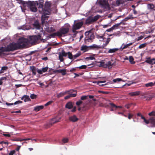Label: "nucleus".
<instances>
[{"label": "nucleus", "mask_w": 155, "mask_h": 155, "mask_svg": "<svg viewBox=\"0 0 155 155\" xmlns=\"http://www.w3.org/2000/svg\"><path fill=\"white\" fill-rule=\"evenodd\" d=\"M94 22L92 17H89L86 20L85 23L86 24H90Z\"/></svg>", "instance_id": "obj_26"}, {"label": "nucleus", "mask_w": 155, "mask_h": 155, "mask_svg": "<svg viewBox=\"0 0 155 155\" xmlns=\"http://www.w3.org/2000/svg\"><path fill=\"white\" fill-rule=\"evenodd\" d=\"M65 106L66 108L68 109H70L71 108L73 107V106L71 103L70 102H69L67 103L66 104Z\"/></svg>", "instance_id": "obj_35"}, {"label": "nucleus", "mask_w": 155, "mask_h": 155, "mask_svg": "<svg viewBox=\"0 0 155 155\" xmlns=\"http://www.w3.org/2000/svg\"><path fill=\"white\" fill-rule=\"evenodd\" d=\"M77 68H79V69H85L87 68V66L85 65H82L80 66L77 67Z\"/></svg>", "instance_id": "obj_47"}, {"label": "nucleus", "mask_w": 155, "mask_h": 155, "mask_svg": "<svg viewBox=\"0 0 155 155\" xmlns=\"http://www.w3.org/2000/svg\"><path fill=\"white\" fill-rule=\"evenodd\" d=\"M155 85V82L153 83L152 82L147 83L145 84L146 87H152Z\"/></svg>", "instance_id": "obj_33"}, {"label": "nucleus", "mask_w": 155, "mask_h": 155, "mask_svg": "<svg viewBox=\"0 0 155 155\" xmlns=\"http://www.w3.org/2000/svg\"><path fill=\"white\" fill-rule=\"evenodd\" d=\"M52 123L54 124L59 121V120H56L54 118L52 120Z\"/></svg>", "instance_id": "obj_53"}, {"label": "nucleus", "mask_w": 155, "mask_h": 155, "mask_svg": "<svg viewBox=\"0 0 155 155\" xmlns=\"http://www.w3.org/2000/svg\"><path fill=\"white\" fill-rule=\"evenodd\" d=\"M147 45V44L146 43L142 44L140 45L138 47V48L139 49L142 48L144 47H145L146 45Z\"/></svg>", "instance_id": "obj_44"}, {"label": "nucleus", "mask_w": 155, "mask_h": 155, "mask_svg": "<svg viewBox=\"0 0 155 155\" xmlns=\"http://www.w3.org/2000/svg\"><path fill=\"white\" fill-rule=\"evenodd\" d=\"M5 79H6V78L3 77L0 78V85H2L3 83V82L2 81L4 80Z\"/></svg>", "instance_id": "obj_58"}, {"label": "nucleus", "mask_w": 155, "mask_h": 155, "mask_svg": "<svg viewBox=\"0 0 155 155\" xmlns=\"http://www.w3.org/2000/svg\"><path fill=\"white\" fill-rule=\"evenodd\" d=\"M88 96H82L81 97V99L82 100H84L87 99Z\"/></svg>", "instance_id": "obj_49"}, {"label": "nucleus", "mask_w": 155, "mask_h": 155, "mask_svg": "<svg viewBox=\"0 0 155 155\" xmlns=\"http://www.w3.org/2000/svg\"><path fill=\"white\" fill-rule=\"evenodd\" d=\"M82 103V102L81 101L79 100V101H77L76 102V104L77 106H79L80 104H81Z\"/></svg>", "instance_id": "obj_57"}, {"label": "nucleus", "mask_w": 155, "mask_h": 155, "mask_svg": "<svg viewBox=\"0 0 155 155\" xmlns=\"http://www.w3.org/2000/svg\"><path fill=\"white\" fill-rule=\"evenodd\" d=\"M114 28H112V27L110 28L107 29L106 30V31H107V32H110L111 31H112V30H114Z\"/></svg>", "instance_id": "obj_61"}, {"label": "nucleus", "mask_w": 155, "mask_h": 155, "mask_svg": "<svg viewBox=\"0 0 155 155\" xmlns=\"http://www.w3.org/2000/svg\"><path fill=\"white\" fill-rule=\"evenodd\" d=\"M56 36H58V35L57 34V32L54 33L50 35V36H51L52 37H54Z\"/></svg>", "instance_id": "obj_52"}, {"label": "nucleus", "mask_w": 155, "mask_h": 155, "mask_svg": "<svg viewBox=\"0 0 155 155\" xmlns=\"http://www.w3.org/2000/svg\"><path fill=\"white\" fill-rule=\"evenodd\" d=\"M54 72V73H61L63 75H64L66 74V70L65 69L55 70Z\"/></svg>", "instance_id": "obj_19"}, {"label": "nucleus", "mask_w": 155, "mask_h": 155, "mask_svg": "<svg viewBox=\"0 0 155 155\" xmlns=\"http://www.w3.org/2000/svg\"><path fill=\"white\" fill-rule=\"evenodd\" d=\"M110 38H107V40L106 41H104V40L103 41L104 42H105V43H104L101 46L102 48H104L109 43V42L110 41Z\"/></svg>", "instance_id": "obj_22"}, {"label": "nucleus", "mask_w": 155, "mask_h": 155, "mask_svg": "<svg viewBox=\"0 0 155 155\" xmlns=\"http://www.w3.org/2000/svg\"><path fill=\"white\" fill-rule=\"evenodd\" d=\"M134 59L132 56H130L129 57V61L131 64H134L135 62L134 61Z\"/></svg>", "instance_id": "obj_39"}, {"label": "nucleus", "mask_w": 155, "mask_h": 155, "mask_svg": "<svg viewBox=\"0 0 155 155\" xmlns=\"http://www.w3.org/2000/svg\"><path fill=\"white\" fill-rule=\"evenodd\" d=\"M5 104L7 105L8 106H11V105H13L14 104V103H8L7 102H6L5 103Z\"/></svg>", "instance_id": "obj_62"}, {"label": "nucleus", "mask_w": 155, "mask_h": 155, "mask_svg": "<svg viewBox=\"0 0 155 155\" xmlns=\"http://www.w3.org/2000/svg\"><path fill=\"white\" fill-rule=\"evenodd\" d=\"M148 115L151 117H155V111H153L150 113L148 114Z\"/></svg>", "instance_id": "obj_41"}, {"label": "nucleus", "mask_w": 155, "mask_h": 155, "mask_svg": "<svg viewBox=\"0 0 155 155\" xmlns=\"http://www.w3.org/2000/svg\"><path fill=\"white\" fill-rule=\"evenodd\" d=\"M122 0H117L116 2V4L117 5H119L120 4H122Z\"/></svg>", "instance_id": "obj_48"}, {"label": "nucleus", "mask_w": 155, "mask_h": 155, "mask_svg": "<svg viewBox=\"0 0 155 155\" xmlns=\"http://www.w3.org/2000/svg\"><path fill=\"white\" fill-rule=\"evenodd\" d=\"M140 94V91H136L134 92H130L129 93V95L131 96H135L139 95Z\"/></svg>", "instance_id": "obj_24"}, {"label": "nucleus", "mask_w": 155, "mask_h": 155, "mask_svg": "<svg viewBox=\"0 0 155 155\" xmlns=\"http://www.w3.org/2000/svg\"><path fill=\"white\" fill-rule=\"evenodd\" d=\"M69 28L68 27H63L59 30L57 32V34L58 35V36H61L67 33L69 31Z\"/></svg>", "instance_id": "obj_9"}, {"label": "nucleus", "mask_w": 155, "mask_h": 155, "mask_svg": "<svg viewBox=\"0 0 155 155\" xmlns=\"http://www.w3.org/2000/svg\"><path fill=\"white\" fill-rule=\"evenodd\" d=\"M22 103V101H15L14 103V104L16 105V104H20Z\"/></svg>", "instance_id": "obj_54"}, {"label": "nucleus", "mask_w": 155, "mask_h": 155, "mask_svg": "<svg viewBox=\"0 0 155 155\" xmlns=\"http://www.w3.org/2000/svg\"><path fill=\"white\" fill-rule=\"evenodd\" d=\"M89 48H90V46H87L86 45H82L81 46V50L83 51L84 52H85L88 51Z\"/></svg>", "instance_id": "obj_23"}, {"label": "nucleus", "mask_w": 155, "mask_h": 155, "mask_svg": "<svg viewBox=\"0 0 155 155\" xmlns=\"http://www.w3.org/2000/svg\"><path fill=\"white\" fill-rule=\"evenodd\" d=\"M15 151V150H12L9 153V155H13Z\"/></svg>", "instance_id": "obj_64"}, {"label": "nucleus", "mask_w": 155, "mask_h": 155, "mask_svg": "<svg viewBox=\"0 0 155 155\" xmlns=\"http://www.w3.org/2000/svg\"><path fill=\"white\" fill-rule=\"evenodd\" d=\"M74 91V90L71 89L64 92H61L58 94L57 95V97L58 98H60L61 97L63 96L66 94H70V93H72Z\"/></svg>", "instance_id": "obj_11"}, {"label": "nucleus", "mask_w": 155, "mask_h": 155, "mask_svg": "<svg viewBox=\"0 0 155 155\" xmlns=\"http://www.w3.org/2000/svg\"><path fill=\"white\" fill-rule=\"evenodd\" d=\"M45 30L48 32H53L55 31L54 28L52 27H48L47 28H45Z\"/></svg>", "instance_id": "obj_30"}, {"label": "nucleus", "mask_w": 155, "mask_h": 155, "mask_svg": "<svg viewBox=\"0 0 155 155\" xmlns=\"http://www.w3.org/2000/svg\"><path fill=\"white\" fill-rule=\"evenodd\" d=\"M90 48L92 49L98 50L99 49L102 48V46L100 45H97L94 44L90 46Z\"/></svg>", "instance_id": "obj_16"}, {"label": "nucleus", "mask_w": 155, "mask_h": 155, "mask_svg": "<svg viewBox=\"0 0 155 155\" xmlns=\"http://www.w3.org/2000/svg\"><path fill=\"white\" fill-rule=\"evenodd\" d=\"M109 104H110V105L111 106V107H115L116 108H122V107L121 106H116V105H115L114 104H113V103H110Z\"/></svg>", "instance_id": "obj_36"}, {"label": "nucleus", "mask_w": 155, "mask_h": 155, "mask_svg": "<svg viewBox=\"0 0 155 155\" xmlns=\"http://www.w3.org/2000/svg\"><path fill=\"white\" fill-rule=\"evenodd\" d=\"M122 23V21H121L120 22L118 23H117L114 25L112 27V28H113L114 29H115L117 28V27L119 26Z\"/></svg>", "instance_id": "obj_40"}, {"label": "nucleus", "mask_w": 155, "mask_h": 155, "mask_svg": "<svg viewBox=\"0 0 155 155\" xmlns=\"http://www.w3.org/2000/svg\"><path fill=\"white\" fill-rule=\"evenodd\" d=\"M69 119L70 121L72 122H76L78 120V119L75 115H73V116L69 117Z\"/></svg>", "instance_id": "obj_18"}, {"label": "nucleus", "mask_w": 155, "mask_h": 155, "mask_svg": "<svg viewBox=\"0 0 155 155\" xmlns=\"http://www.w3.org/2000/svg\"><path fill=\"white\" fill-rule=\"evenodd\" d=\"M86 59L87 60H95V58L93 56H90L88 57H87L86 58Z\"/></svg>", "instance_id": "obj_45"}, {"label": "nucleus", "mask_w": 155, "mask_h": 155, "mask_svg": "<svg viewBox=\"0 0 155 155\" xmlns=\"http://www.w3.org/2000/svg\"><path fill=\"white\" fill-rule=\"evenodd\" d=\"M33 25L35 28L40 31L39 32V33H41V32L42 33V32H43L44 34H45L44 31L43 30L42 28L41 27L40 24L38 21H35L33 24Z\"/></svg>", "instance_id": "obj_10"}, {"label": "nucleus", "mask_w": 155, "mask_h": 155, "mask_svg": "<svg viewBox=\"0 0 155 155\" xmlns=\"http://www.w3.org/2000/svg\"><path fill=\"white\" fill-rule=\"evenodd\" d=\"M145 62L150 64H152L153 62L152 59H150V58H148L147 60L145 61Z\"/></svg>", "instance_id": "obj_43"}, {"label": "nucleus", "mask_w": 155, "mask_h": 155, "mask_svg": "<svg viewBox=\"0 0 155 155\" xmlns=\"http://www.w3.org/2000/svg\"><path fill=\"white\" fill-rule=\"evenodd\" d=\"M18 3L22 5L20 6L21 9L22 11H23V6L24 7H25L27 5L26 3H25V2L21 0H16Z\"/></svg>", "instance_id": "obj_17"}, {"label": "nucleus", "mask_w": 155, "mask_h": 155, "mask_svg": "<svg viewBox=\"0 0 155 155\" xmlns=\"http://www.w3.org/2000/svg\"><path fill=\"white\" fill-rule=\"evenodd\" d=\"M36 95L34 94H31L30 95V97L31 99H34L36 97Z\"/></svg>", "instance_id": "obj_51"}, {"label": "nucleus", "mask_w": 155, "mask_h": 155, "mask_svg": "<svg viewBox=\"0 0 155 155\" xmlns=\"http://www.w3.org/2000/svg\"><path fill=\"white\" fill-rule=\"evenodd\" d=\"M133 17H132V15H129V16L125 18L124 19H123L121 21H122V22L123 21H127L128 20L133 19Z\"/></svg>", "instance_id": "obj_34"}, {"label": "nucleus", "mask_w": 155, "mask_h": 155, "mask_svg": "<svg viewBox=\"0 0 155 155\" xmlns=\"http://www.w3.org/2000/svg\"><path fill=\"white\" fill-rule=\"evenodd\" d=\"M28 44V39L22 37L18 39V43L12 42L8 45L6 47L7 51L9 52L25 48L27 46Z\"/></svg>", "instance_id": "obj_1"}, {"label": "nucleus", "mask_w": 155, "mask_h": 155, "mask_svg": "<svg viewBox=\"0 0 155 155\" xmlns=\"http://www.w3.org/2000/svg\"><path fill=\"white\" fill-rule=\"evenodd\" d=\"M96 38L99 40L100 41H103L106 38L104 37L105 34H104L103 35H96Z\"/></svg>", "instance_id": "obj_14"}, {"label": "nucleus", "mask_w": 155, "mask_h": 155, "mask_svg": "<svg viewBox=\"0 0 155 155\" xmlns=\"http://www.w3.org/2000/svg\"><path fill=\"white\" fill-rule=\"evenodd\" d=\"M147 8L151 10H155V6L152 4H149L147 6Z\"/></svg>", "instance_id": "obj_28"}, {"label": "nucleus", "mask_w": 155, "mask_h": 155, "mask_svg": "<svg viewBox=\"0 0 155 155\" xmlns=\"http://www.w3.org/2000/svg\"><path fill=\"white\" fill-rule=\"evenodd\" d=\"M8 69L7 66H3L2 68V70L4 73L5 71H6Z\"/></svg>", "instance_id": "obj_46"}, {"label": "nucleus", "mask_w": 155, "mask_h": 155, "mask_svg": "<svg viewBox=\"0 0 155 155\" xmlns=\"http://www.w3.org/2000/svg\"><path fill=\"white\" fill-rule=\"evenodd\" d=\"M83 24V22L81 21H75L73 26L72 31L76 32V30L80 29Z\"/></svg>", "instance_id": "obj_6"}, {"label": "nucleus", "mask_w": 155, "mask_h": 155, "mask_svg": "<svg viewBox=\"0 0 155 155\" xmlns=\"http://www.w3.org/2000/svg\"><path fill=\"white\" fill-rule=\"evenodd\" d=\"M30 28V26L27 25L21 26L18 28V29H22L23 30H28Z\"/></svg>", "instance_id": "obj_20"}, {"label": "nucleus", "mask_w": 155, "mask_h": 155, "mask_svg": "<svg viewBox=\"0 0 155 155\" xmlns=\"http://www.w3.org/2000/svg\"><path fill=\"white\" fill-rule=\"evenodd\" d=\"M133 44V43L130 42L128 44H127L126 45H124V43H123L122 45L121 46L120 48L121 49V50H123V49H124L125 48H127L128 46H129L132 45Z\"/></svg>", "instance_id": "obj_25"}, {"label": "nucleus", "mask_w": 155, "mask_h": 155, "mask_svg": "<svg viewBox=\"0 0 155 155\" xmlns=\"http://www.w3.org/2000/svg\"><path fill=\"white\" fill-rule=\"evenodd\" d=\"M99 66L105 68V63L104 61L102 60V61L100 62Z\"/></svg>", "instance_id": "obj_37"}, {"label": "nucleus", "mask_w": 155, "mask_h": 155, "mask_svg": "<svg viewBox=\"0 0 155 155\" xmlns=\"http://www.w3.org/2000/svg\"><path fill=\"white\" fill-rule=\"evenodd\" d=\"M108 1V0H99L98 3L105 10H109L110 9V7Z\"/></svg>", "instance_id": "obj_7"}, {"label": "nucleus", "mask_w": 155, "mask_h": 155, "mask_svg": "<svg viewBox=\"0 0 155 155\" xmlns=\"http://www.w3.org/2000/svg\"><path fill=\"white\" fill-rule=\"evenodd\" d=\"M43 0H39L38 3V1H36L35 2V4H36L38 6L39 12L40 13H44V14H49L51 11V6L50 3L48 2H46L45 4V8H43Z\"/></svg>", "instance_id": "obj_2"}, {"label": "nucleus", "mask_w": 155, "mask_h": 155, "mask_svg": "<svg viewBox=\"0 0 155 155\" xmlns=\"http://www.w3.org/2000/svg\"><path fill=\"white\" fill-rule=\"evenodd\" d=\"M52 102H53V101H49L45 104V106H48L50 104H51Z\"/></svg>", "instance_id": "obj_55"}, {"label": "nucleus", "mask_w": 155, "mask_h": 155, "mask_svg": "<svg viewBox=\"0 0 155 155\" xmlns=\"http://www.w3.org/2000/svg\"><path fill=\"white\" fill-rule=\"evenodd\" d=\"M143 121L147 124H148L150 123L152 125L151 127H155V117H150L149 119L148 120H147L145 118L143 120Z\"/></svg>", "instance_id": "obj_8"}, {"label": "nucleus", "mask_w": 155, "mask_h": 155, "mask_svg": "<svg viewBox=\"0 0 155 155\" xmlns=\"http://www.w3.org/2000/svg\"><path fill=\"white\" fill-rule=\"evenodd\" d=\"M113 64H112L111 62L108 61L105 63V68L110 69L112 68Z\"/></svg>", "instance_id": "obj_29"}, {"label": "nucleus", "mask_w": 155, "mask_h": 155, "mask_svg": "<svg viewBox=\"0 0 155 155\" xmlns=\"http://www.w3.org/2000/svg\"><path fill=\"white\" fill-rule=\"evenodd\" d=\"M45 36V34L43 32L41 33H38L37 35L33 36L30 37V42L31 44L34 45L39 43L40 42H44L46 40L44 39Z\"/></svg>", "instance_id": "obj_4"}, {"label": "nucleus", "mask_w": 155, "mask_h": 155, "mask_svg": "<svg viewBox=\"0 0 155 155\" xmlns=\"http://www.w3.org/2000/svg\"><path fill=\"white\" fill-rule=\"evenodd\" d=\"M112 84V82H108L107 83L105 84H98L100 86H103V85H107L108 84Z\"/></svg>", "instance_id": "obj_60"}, {"label": "nucleus", "mask_w": 155, "mask_h": 155, "mask_svg": "<svg viewBox=\"0 0 155 155\" xmlns=\"http://www.w3.org/2000/svg\"><path fill=\"white\" fill-rule=\"evenodd\" d=\"M44 108L43 105L37 106L34 107V110L36 111H39L40 110Z\"/></svg>", "instance_id": "obj_31"}, {"label": "nucleus", "mask_w": 155, "mask_h": 155, "mask_svg": "<svg viewBox=\"0 0 155 155\" xmlns=\"http://www.w3.org/2000/svg\"><path fill=\"white\" fill-rule=\"evenodd\" d=\"M68 141V139L67 138H64L62 140V142L64 143H67Z\"/></svg>", "instance_id": "obj_56"}, {"label": "nucleus", "mask_w": 155, "mask_h": 155, "mask_svg": "<svg viewBox=\"0 0 155 155\" xmlns=\"http://www.w3.org/2000/svg\"><path fill=\"white\" fill-rule=\"evenodd\" d=\"M6 46L0 48V55L3 54L4 52H8Z\"/></svg>", "instance_id": "obj_21"}, {"label": "nucleus", "mask_w": 155, "mask_h": 155, "mask_svg": "<svg viewBox=\"0 0 155 155\" xmlns=\"http://www.w3.org/2000/svg\"><path fill=\"white\" fill-rule=\"evenodd\" d=\"M72 93H70V94L71 96V97H74L76 96L77 94H71Z\"/></svg>", "instance_id": "obj_59"}, {"label": "nucleus", "mask_w": 155, "mask_h": 155, "mask_svg": "<svg viewBox=\"0 0 155 155\" xmlns=\"http://www.w3.org/2000/svg\"><path fill=\"white\" fill-rule=\"evenodd\" d=\"M135 83L133 82V81H130V83L128 84V83H126L125 84L124 86H123V87H124V86H130L131 84H133L134 83Z\"/></svg>", "instance_id": "obj_50"}, {"label": "nucleus", "mask_w": 155, "mask_h": 155, "mask_svg": "<svg viewBox=\"0 0 155 155\" xmlns=\"http://www.w3.org/2000/svg\"><path fill=\"white\" fill-rule=\"evenodd\" d=\"M119 49L118 48H113L109 49L108 51V53H112L115 52Z\"/></svg>", "instance_id": "obj_32"}, {"label": "nucleus", "mask_w": 155, "mask_h": 155, "mask_svg": "<svg viewBox=\"0 0 155 155\" xmlns=\"http://www.w3.org/2000/svg\"><path fill=\"white\" fill-rule=\"evenodd\" d=\"M85 41L87 42H92L94 39V36L91 30L86 31L85 33Z\"/></svg>", "instance_id": "obj_5"}, {"label": "nucleus", "mask_w": 155, "mask_h": 155, "mask_svg": "<svg viewBox=\"0 0 155 155\" xmlns=\"http://www.w3.org/2000/svg\"><path fill=\"white\" fill-rule=\"evenodd\" d=\"M41 14H42L41 18V23L43 25H44V24L45 22V20L46 19H47L48 16L46 15H48L49 14H44V13H40Z\"/></svg>", "instance_id": "obj_13"}, {"label": "nucleus", "mask_w": 155, "mask_h": 155, "mask_svg": "<svg viewBox=\"0 0 155 155\" xmlns=\"http://www.w3.org/2000/svg\"><path fill=\"white\" fill-rule=\"evenodd\" d=\"M35 2H31L29 6H28L30 8V10L32 12H36L37 9L35 6L33 5Z\"/></svg>", "instance_id": "obj_12"}, {"label": "nucleus", "mask_w": 155, "mask_h": 155, "mask_svg": "<svg viewBox=\"0 0 155 155\" xmlns=\"http://www.w3.org/2000/svg\"><path fill=\"white\" fill-rule=\"evenodd\" d=\"M45 24V28H47L48 27H49V24L48 23V22H46V23H45L44 24Z\"/></svg>", "instance_id": "obj_63"}, {"label": "nucleus", "mask_w": 155, "mask_h": 155, "mask_svg": "<svg viewBox=\"0 0 155 155\" xmlns=\"http://www.w3.org/2000/svg\"><path fill=\"white\" fill-rule=\"evenodd\" d=\"M48 68V67L42 68L41 69H38L37 70V72L40 74H42L43 73H45L47 71Z\"/></svg>", "instance_id": "obj_15"}, {"label": "nucleus", "mask_w": 155, "mask_h": 155, "mask_svg": "<svg viewBox=\"0 0 155 155\" xmlns=\"http://www.w3.org/2000/svg\"><path fill=\"white\" fill-rule=\"evenodd\" d=\"M99 17L100 16L98 15H97L94 17H92L93 21L94 22L96 21L99 18Z\"/></svg>", "instance_id": "obj_42"}, {"label": "nucleus", "mask_w": 155, "mask_h": 155, "mask_svg": "<svg viewBox=\"0 0 155 155\" xmlns=\"http://www.w3.org/2000/svg\"><path fill=\"white\" fill-rule=\"evenodd\" d=\"M21 100H24L25 102L28 101L30 100L29 96L27 95H24L21 98Z\"/></svg>", "instance_id": "obj_27"}, {"label": "nucleus", "mask_w": 155, "mask_h": 155, "mask_svg": "<svg viewBox=\"0 0 155 155\" xmlns=\"http://www.w3.org/2000/svg\"><path fill=\"white\" fill-rule=\"evenodd\" d=\"M113 81L114 83H117L121 81H124L120 78H117L113 79Z\"/></svg>", "instance_id": "obj_38"}, {"label": "nucleus", "mask_w": 155, "mask_h": 155, "mask_svg": "<svg viewBox=\"0 0 155 155\" xmlns=\"http://www.w3.org/2000/svg\"><path fill=\"white\" fill-rule=\"evenodd\" d=\"M81 54V52L79 51L73 56L71 52H66L64 50H62L61 52L59 53L58 57L60 61L63 62L64 61L63 57L68 56V58L70 59L74 60L79 57Z\"/></svg>", "instance_id": "obj_3"}]
</instances>
